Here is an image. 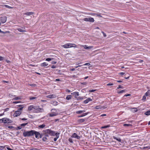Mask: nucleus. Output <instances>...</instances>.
<instances>
[{
    "mask_svg": "<svg viewBox=\"0 0 150 150\" xmlns=\"http://www.w3.org/2000/svg\"><path fill=\"white\" fill-rule=\"evenodd\" d=\"M72 97V96L71 95H68L66 98V99L68 100H69L71 99V98Z\"/></svg>",
    "mask_w": 150,
    "mask_h": 150,
    "instance_id": "obj_26",
    "label": "nucleus"
},
{
    "mask_svg": "<svg viewBox=\"0 0 150 150\" xmlns=\"http://www.w3.org/2000/svg\"><path fill=\"white\" fill-rule=\"evenodd\" d=\"M76 113L78 114H81L82 113V110H79L76 111Z\"/></svg>",
    "mask_w": 150,
    "mask_h": 150,
    "instance_id": "obj_40",
    "label": "nucleus"
},
{
    "mask_svg": "<svg viewBox=\"0 0 150 150\" xmlns=\"http://www.w3.org/2000/svg\"><path fill=\"white\" fill-rule=\"evenodd\" d=\"M96 91V90H94V89H92V90H89V92H94Z\"/></svg>",
    "mask_w": 150,
    "mask_h": 150,
    "instance_id": "obj_47",
    "label": "nucleus"
},
{
    "mask_svg": "<svg viewBox=\"0 0 150 150\" xmlns=\"http://www.w3.org/2000/svg\"><path fill=\"white\" fill-rule=\"evenodd\" d=\"M43 109L42 108H40L38 106H34V111H36V113L41 112L43 111Z\"/></svg>",
    "mask_w": 150,
    "mask_h": 150,
    "instance_id": "obj_4",
    "label": "nucleus"
},
{
    "mask_svg": "<svg viewBox=\"0 0 150 150\" xmlns=\"http://www.w3.org/2000/svg\"><path fill=\"white\" fill-rule=\"evenodd\" d=\"M88 113H89L88 112H86V113H83V114L81 115L78 116V117H83V116H84L87 115Z\"/></svg>",
    "mask_w": 150,
    "mask_h": 150,
    "instance_id": "obj_21",
    "label": "nucleus"
},
{
    "mask_svg": "<svg viewBox=\"0 0 150 150\" xmlns=\"http://www.w3.org/2000/svg\"><path fill=\"white\" fill-rule=\"evenodd\" d=\"M47 97L49 98H55L56 96L54 94H51L47 96Z\"/></svg>",
    "mask_w": 150,
    "mask_h": 150,
    "instance_id": "obj_12",
    "label": "nucleus"
},
{
    "mask_svg": "<svg viewBox=\"0 0 150 150\" xmlns=\"http://www.w3.org/2000/svg\"><path fill=\"white\" fill-rule=\"evenodd\" d=\"M28 123H23V124H21L20 125L22 127H24V126L26 125H27Z\"/></svg>",
    "mask_w": 150,
    "mask_h": 150,
    "instance_id": "obj_37",
    "label": "nucleus"
},
{
    "mask_svg": "<svg viewBox=\"0 0 150 150\" xmlns=\"http://www.w3.org/2000/svg\"><path fill=\"white\" fill-rule=\"evenodd\" d=\"M36 98H37V97H30L29 99L30 100H32L35 99Z\"/></svg>",
    "mask_w": 150,
    "mask_h": 150,
    "instance_id": "obj_38",
    "label": "nucleus"
},
{
    "mask_svg": "<svg viewBox=\"0 0 150 150\" xmlns=\"http://www.w3.org/2000/svg\"><path fill=\"white\" fill-rule=\"evenodd\" d=\"M38 150V149H37V148H32L30 150Z\"/></svg>",
    "mask_w": 150,
    "mask_h": 150,
    "instance_id": "obj_58",
    "label": "nucleus"
},
{
    "mask_svg": "<svg viewBox=\"0 0 150 150\" xmlns=\"http://www.w3.org/2000/svg\"><path fill=\"white\" fill-rule=\"evenodd\" d=\"M133 109H134V112H136L138 111V110L137 108H133Z\"/></svg>",
    "mask_w": 150,
    "mask_h": 150,
    "instance_id": "obj_45",
    "label": "nucleus"
},
{
    "mask_svg": "<svg viewBox=\"0 0 150 150\" xmlns=\"http://www.w3.org/2000/svg\"><path fill=\"white\" fill-rule=\"evenodd\" d=\"M5 147H6V149L8 150H13V149H11L9 147V146H8V145H6V146H5Z\"/></svg>",
    "mask_w": 150,
    "mask_h": 150,
    "instance_id": "obj_39",
    "label": "nucleus"
},
{
    "mask_svg": "<svg viewBox=\"0 0 150 150\" xmlns=\"http://www.w3.org/2000/svg\"><path fill=\"white\" fill-rule=\"evenodd\" d=\"M21 113V111L19 110L16 111L13 114V116L14 117H17L20 115Z\"/></svg>",
    "mask_w": 150,
    "mask_h": 150,
    "instance_id": "obj_8",
    "label": "nucleus"
},
{
    "mask_svg": "<svg viewBox=\"0 0 150 150\" xmlns=\"http://www.w3.org/2000/svg\"><path fill=\"white\" fill-rule=\"evenodd\" d=\"M34 13L32 12H26L24 13V15H26L27 16H30L34 14Z\"/></svg>",
    "mask_w": 150,
    "mask_h": 150,
    "instance_id": "obj_17",
    "label": "nucleus"
},
{
    "mask_svg": "<svg viewBox=\"0 0 150 150\" xmlns=\"http://www.w3.org/2000/svg\"><path fill=\"white\" fill-rule=\"evenodd\" d=\"M42 132L43 133H47L50 135L52 136H54L55 133V131L48 129L43 130Z\"/></svg>",
    "mask_w": 150,
    "mask_h": 150,
    "instance_id": "obj_2",
    "label": "nucleus"
},
{
    "mask_svg": "<svg viewBox=\"0 0 150 150\" xmlns=\"http://www.w3.org/2000/svg\"><path fill=\"white\" fill-rule=\"evenodd\" d=\"M123 126H127V127H132V125L131 124H124Z\"/></svg>",
    "mask_w": 150,
    "mask_h": 150,
    "instance_id": "obj_34",
    "label": "nucleus"
},
{
    "mask_svg": "<svg viewBox=\"0 0 150 150\" xmlns=\"http://www.w3.org/2000/svg\"><path fill=\"white\" fill-rule=\"evenodd\" d=\"M51 59H50V58H47L45 60L47 61H51Z\"/></svg>",
    "mask_w": 150,
    "mask_h": 150,
    "instance_id": "obj_49",
    "label": "nucleus"
},
{
    "mask_svg": "<svg viewBox=\"0 0 150 150\" xmlns=\"http://www.w3.org/2000/svg\"><path fill=\"white\" fill-rule=\"evenodd\" d=\"M4 123H11L12 122V121L9 118L4 117Z\"/></svg>",
    "mask_w": 150,
    "mask_h": 150,
    "instance_id": "obj_5",
    "label": "nucleus"
},
{
    "mask_svg": "<svg viewBox=\"0 0 150 150\" xmlns=\"http://www.w3.org/2000/svg\"><path fill=\"white\" fill-rule=\"evenodd\" d=\"M126 91V90H121L118 92V93H121L124 92H125Z\"/></svg>",
    "mask_w": 150,
    "mask_h": 150,
    "instance_id": "obj_36",
    "label": "nucleus"
},
{
    "mask_svg": "<svg viewBox=\"0 0 150 150\" xmlns=\"http://www.w3.org/2000/svg\"><path fill=\"white\" fill-rule=\"evenodd\" d=\"M48 64L47 63L45 62H44L42 64H41L40 65L41 66H43V67H46L48 65Z\"/></svg>",
    "mask_w": 150,
    "mask_h": 150,
    "instance_id": "obj_25",
    "label": "nucleus"
},
{
    "mask_svg": "<svg viewBox=\"0 0 150 150\" xmlns=\"http://www.w3.org/2000/svg\"><path fill=\"white\" fill-rule=\"evenodd\" d=\"M75 98H76V99L78 100H82L83 99V97H76V96H75Z\"/></svg>",
    "mask_w": 150,
    "mask_h": 150,
    "instance_id": "obj_23",
    "label": "nucleus"
},
{
    "mask_svg": "<svg viewBox=\"0 0 150 150\" xmlns=\"http://www.w3.org/2000/svg\"><path fill=\"white\" fill-rule=\"evenodd\" d=\"M59 132H56L55 133V136H56V137L54 139V142H56L58 138L59 137Z\"/></svg>",
    "mask_w": 150,
    "mask_h": 150,
    "instance_id": "obj_11",
    "label": "nucleus"
},
{
    "mask_svg": "<svg viewBox=\"0 0 150 150\" xmlns=\"http://www.w3.org/2000/svg\"><path fill=\"white\" fill-rule=\"evenodd\" d=\"M4 118H3L1 119H0V123H4Z\"/></svg>",
    "mask_w": 150,
    "mask_h": 150,
    "instance_id": "obj_43",
    "label": "nucleus"
},
{
    "mask_svg": "<svg viewBox=\"0 0 150 150\" xmlns=\"http://www.w3.org/2000/svg\"><path fill=\"white\" fill-rule=\"evenodd\" d=\"M150 95V90H148L146 92L145 94V95L146 96H149Z\"/></svg>",
    "mask_w": 150,
    "mask_h": 150,
    "instance_id": "obj_24",
    "label": "nucleus"
},
{
    "mask_svg": "<svg viewBox=\"0 0 150 150\" xmlns=\"http://www.w3.org/2000/svg\"><path fill=\"white\" fill-rule=\"evenodd\" d=\"M68 46L69 45H68V43H67L62 45V47L65 48H69V46Z\"/></svg>",
    "mask_w": 150,
    "mask_h": 150,
    "instance_id": "obj_29",
    "label": "nucleus"
},
{
    "mask_svg": "<svg viewBox=\"0 0 150 150\" xmlns=\"http://www.w3.org/2000/svg\"><path fill=\"white\" fill-rule=\"evenodd\" d=\"M58 114L57 112H52L50 113H49L48 114V115L50 117H53L54 116H57L58 115Z\"/></svg>",
    "mask_w": 150,
    "mask_h": 150,
    "instance_id": "obj_9",
    "label": "nucleus"
},
{
    "mask_svg": "<svg viewBox=\"0 0 150 150\" xmlns=\"http://www.w3.org/2000/svg\"><path fill=\"white\" fill-rule=\"evenodd\" d=\"M34 106H33V105H30L28 107V110L29 111H31L32 110L33 111H34Z\"/></svg>",
    "mask_w": 150,
    "mask_h": 150,
    "instance_id": "obj_16",
    "label": "nucleus"
},
{
    "mask_svg": "<svg viewBox=\"0 0 150 150\" xmlns=\"http://www.w3.org/2000/svg\"><path fill=\"white\" fill-rule=\"evenodd\" d=\"M8 128L11 129H13L14 127H13L12 126H8Z\"/></svg>",
    "mask_w": 150,
    "mask_h": 150,
    "instance_id": "obj_62",
    "label": "nucleus"
},
{
    "mask_svg": "<svg viewBox=\"0 0 150 150\" xmlns=\"http://www.w3.org/2000/svg\"><path fill=\"white\" fill-rule=\"evenodd\" d=\"M57 63V62L56 61H52V63H51L52 64H56Z\"/></svg>",
    "mask_w": 150,
    "mask_h": 150,
    "instance_id": "obj_52",
    "label": "nucleus"
},
{
    "mask_svg": "<svg viewBox=\"0 0 150 150\" xmlns=\"http://www.w3.org/2000/svg\"><path fill=\"white\" fill-rule=\"evenodd\" d=\"M146 96L145 95H144L143 96V98H142V100L144 101H145V100L146 99Z\"/></svg>",
    "mask_w": 150,
    "mask_h": 150,
    "instance_id": "obj_41",
    "label": "nucleus"
},
{
    "mask_svg": "<svg viewBox=\"0 0 150 150\" xmlns=\"http://www.w3.org/2000/svg\"><path fill=\"white\" fill-rule=\"evenodd\" d=\"M33 130H31L30 131H24L23 133V135L24 137H28L33 136Z\"/></svg>",
    "mask_w": 150,
    "mask_h": 150,
    "instance_id": "obj_1",
    "label": "nucleus"
},
{
    "mask_svg": "<svg viewBox=\"0 0 150 150\" xmlns=\"http://www.w3.org/2000/svg\"><path fill=\"white\" fill-rule=\"evenodd\" d=\"M42 138V140L44 142H46L48 140L47 138L44 136H43Z\"/></svg>",
    "mask_w": 150,
    "mask_h": 150,
    "instance_id": "obj_27",
    "label": "nucleus"
},
{
    "mask_svg": "<svg viewBox=\"0 0 150 150\" xmlns=\"http://www.w3.org/2000/svg\"><path fill=\"white\" fill-rule=\"evenodd\" d=\"M83 65L89 66L90 65V64L89 63H86L85 64H83Z\"/></svg>",
    "mask_w": 150,
    "mask_h": 150,
    "instance_id": "obj_55",
    "label": "nucleus"
},
{
    "mask_svg": "<svg viewBox=\"0 0 150 150\" xmlns=\"http://www.w3.org/2000/svg\"><path fill=\"white\" fill-rule=\"evenodd\" d=\"M113 138L114 139H116L119 142H120L121 141V139L120 138H117L114 136H113Z\"/></svg>",
    "mask_w": 150,
    "mask_h": 150,
    "instance_id": "obj_30",
    "label": "nucleus"
},
{
    "mask_svg": "<svg viewBox=\"0 0 150 150\" xmlns=\"http://www.w3.org/2000/svg\"><path fill=\"white\" fill-rule=\"evenodd\" d=\"M20 98L18 97H15V98H14L13 100H17L20 99Z\"/></svg>",
    "mask_w": 150,
    "mask_h": 150,
    "instance_id": "obj_50",
    "label": "nucleus"
},
{
    "mask_svg": "<svg viewBox=\"0 0 150 150\" xmlns=\"http://www.w3.org/2000/svg\"><path fill=\"white\" fill-rule=\"evenodd\" d=\"M71 94L74 95L76 96H79V93L78 92H74L71 93Z\"/></svg>",
    "mask_w": 150,
    "mask_h": 150,
    "instance_id": "obj_22",
    "label": "nucleus"
},
{
    "mask_svg": "<svg viewBox=\"0 0 150 150\" xmlns=\"http://www.w3.org/2000/svg\"><path fill=\"white\" fill-rule=\"evenodd\" d=\"M85 121V120L83 119H80L78 120H77V122L79 123H81L84 122Z\"/></svg>",
    "mask_w": 150,
    "mask_h": 150,
    "instance_id": "obj_20",
    "label": "nucleus"
},
{
    "mask_svg": "<svg viewBox=\"0 0 150 150\" xmlns=\"http://www.w3.org/2000/svg\"><path fill=\"white\" fill-rule=\"evenodd\" d=\"M9 110V108H6L4 110V112H6L8 111Z\"/></svg>",
    "mask_w": 150,
    "mask_h": 150,
    "instance_id": "obj_60",
    "label": "nucleus"
},
{
    "mask_svg": "<svg viewBox=\"0 0 150 150\" xmlns=\"http://www.w3.org/2000/svg\"><path fill=\"white\" fill-rule=\"evenodd\" d=\"M110 125H108L106 126H103L101 127V128H105L108 127H110Z\"/></svg>",
    "mask_w": 150,
    "mask_h": 150,
    "instance_id": "obj_35",
    "label": "nucleus"
},
{
    "mask_svg": "<svg viewBox=\"0 0 150 150\" xmlns=\"http://www.w3.org/2000/svg\"><path fill=\"white\" fill-rule=\"evenodd\" d=\"M92 15H96L97 16H99V17H102V16L99 13H92Z\"/></svg>",
    "mask_w": 150,
    "mask_h": 150,
    "instance_id": "obj_32",
    "label": "nucleus"
},
{
    "mask_svg": "<svg viewBox=\"0 0 150 150\" xmlns=\"http://www.w3.org/2000/svg\"><path fill=\"white\" fill-rule=\"evenodd\" d=\"M71 137L76 138L77 139H79L81 138L80 136L77 135V134L76 133H74L71 136Z\"/></svg>",
    "mask_w": 150,
    "mask_h": 150,
    "instance_id": "obj_10",
    "label": "nucleus"
},
{
    "mask_svg": "<svg viewBox=\"0 0 150 150\" xmlns=\"http://www.w3.org/2000/svg\"><path fill=\"white\" fill-rule=\"evenodd\" d=\"M6 32H4V31H2L1 30V29H0V33H3V34H4L6 33Z\"/></svg>",
    "mask_w": 150,
    "mask_h": 150,
    "instance_id": "obj_57",
    "label": "nucleus"
},
{
    "mask_svg": "<svg viewBox=\"0 0 150 150\" xmlns=\"http://www.w3.org/2000/svg\"><path fill=\"white\" fill-rule=\"evenodd\" d=\"M82 46L85 49H89L93 48V47L92 46L88 47L86 45H82Z\"/></svg>",
    "mask_w": 150,
    "mask_h": 150,
    "instance_id": "obj_18",
    "label": "nucleus"
},
{
    "mask_svg": "<svg viewBox=\"0 0 150 150\" xmlns=\"http://www.w3.org/2000/svg\"><path fill=\"white\" fill-rule=\"evenodd\" d=\"M17 30L20 32H25V28H17Z\"/></svg>",
    "mask_w": 150,
    "mask_h": 150,
    "instance_id": "obj_14",
    "label": "nucleus"
},
{
    "mask_svg": "<svg viewBox=\"0 0 150 150\" xmlns=\"http://www.w3.org/2000/svg\"><path fill=\"white\" fill-rule=\"evenodd\" d=\"M44 134H40L39 132L35 131L33 130V135L35 134V137L37 139H39V138H42L44 135Z\"/></svg>",
    "mask_w": 150,
    "mask_h": 150,
    "instance_id": "obj_3",
    "label": "nucleus"
},
{
    "mask_svg": "<svg viewBox=\"0 0 150 150\" xmlns=\"http://www.w3.org/2000/svg\"><path fill=\"white\" fill-rule=\"evenodd\" d=\"M51 68L52 69H54L56 68V66L55 65H52L51 67Z\"/></svg>",
    "mask_w": 150,
    "mask_h": 150,
    "instance_id": "obj_63",
    "label": "nucleus"
},
{
    "mask_svg": "<svg viewBox=\"0 0 150 150\" xmlns=\"http://www.w3.org/2000/svg\"><path fill=\"white\" fill-rule=\"evenodd\" d=\"M5 6L7 8H12V7H11V6H9L8 5H5Z\"/></svg>",
    "mask_w": 150,
    "mask_h": 150,
    "instance_id": "obj_46",
    "label": "nucleus"
},
{
    "mask_svg": "<svg viewBox=\"0 0 150 150\" xmlns=\"http://www.w3.org/2000/svg\"><path fill=\"white\" fill-rule=\"evenodd\" d=\"M68 45H69L68 46H69V47H76V45L74 44H72L71 43H68Z\"/></svg>",
    "mask_w": 150,
    "mask_h": 150,
    "instance_id": "obj_15",
    "label": "nucleus"
},
{
    "mask_svg": "<svg viewBox=\"0 0 150 150\" xmlns=\"http://www.w3.org/2000/svg\"><path fill=\"white\" fill-rule=\"evenodd\" d=\"M83 20L86 21H89L90 22H93L94 21V20L93 18H84L83 19Z\"/></svg>",
    "mask_w": 150,
    "mask_h": 150,
    "instance_id": "obj_6",
    "label": "nucleus"
},
{
    "mask_svg": "<svg viewBox=\"0 0 150 150\" xmlns=\"http://www.w3.org/2000/svg\"><path fill=\"white\" fill-rule=\"evenodd\" d=\"M4 58L1 56H0V61H2L4 59Z\"/></svg>",
    "mask_w": 150,
    "mask_h": 150,
    "instance_id": "obj_54",
    "label": "nucleus"
},
{
    "mask_svg": "<svg viewBox=\"0 0 150 150\" xmlns=\"http://www.w3.org/2000/svg\"><path fill=\"white\" fill-rule=\"evenodd\" d=\"M19 103H21V101H14L13 102V103L14 104H16Z\"/></svg>",
    "mask_w": 150,
    "mask_h": 150,
    "instance_id": "obj_56",
    "label": "nucleus"
},
{
    "mask_svg": "<svg viewBox=\"0 0 150 150\" xmlns=\"http://www.w3.org/2000/svg\"><path fill=\"white\" fill-rule=\"evenodd\" d=\"M92 100L90 98H88L86 100L83 101V103L85 104H87L88 103L89 101H91Z\"/></svg>",
    "mask_w": 150,
    "mask_h": 150,
    "instance_id": "obj_13",
    "label": "nucleus"
},
{
    "mask_svg": "<svg viewBox=\"0 0 150 150\" xmlns=\"http://www.w3.org/2000/svg\"><path fill=\"white\" fill-rule=\"evenodd\" d=\"M46 126L45 124H43L42 125H40L38 126V127L40 128H42L45 127Z\"/></svg>",
    "mask_w": 150,
    "mask_h": 150,
    "instance_id": "obj_28",
    "label": "nucleus"
},
{
    "mask_svg": "<svg viewBox=\"0 0 150 150\" xmlns=\"http://www.w3.org/2000/svg\"><path fill=\"white\" fill-rule=\"evenodd\" d=\"M113 85V84L112 83H108L107 84V85L108 86H112V85Z\"/></svg>",
    "mask_w": 150,
    "mask_h": 150,
    "instance_id": "obj_61",
    "label": "nucleus"
},
{
    "mask_svg": "<svg viewBox=\"0 0 150 150\" xmlns=\"http://www.w3.org/2000/svg\"><path fill=\"white\" fill-rule=\"evenodd\" d=\"M87 84V83L86 82H82L81 83V84H83V85H86Z\"/></svg>",
    "mask_w": 150,
    "mask_h": 150,
    "instance_id": "obj_59",
    "label": "nucleus"
},
{
    "mask_svg": "<svg viewBox=\"0 0 150 150\" xmlns=\"http://www.w3.org/2000/svg\"><path fill=\"white\" fill-rule=\"evenodd\" d=\"M144 114L147 116L150 115V110H148L145 112Z\"/></svg>",
    "mask_w": 150,
    "mask_h": 150,
    "instance_id": "obj_31",
    "label": "nucleus"
},
{
    "mask_svg": "<svg viewBox=\"0 0 150 150\" xmlns=\"http://www.w3.org/2000/svg\"><path fill=\"white\" fill-rule=\"evenodd\" d=\"M23 107H22L21 108H19L18 109V110L20 111V110H21L23 109Z\"/></svg>",
    "mask_w": 150,
    "mask_h": 150,
    "instance_id": "obj_51",
    "label": "nucleus"
},
{
    "mask_svg": "<svg viewBox=\"0 0 150 150\" xmlns=\"http://www.w3.org/2000/svg\"><path fill=\"white\" fill-rule=\"evenodd\" d=\"M7 20V17L6 16L1 17L0 18V21L2 23H5Z\"/></svg>",
    "mask_w": 150,
    "mask_h": 150,
    "instance_id": "obj_7",
    "label": "nucleus"
},
{
    "mask_svg": "<svg viewBox=\"0 0 150 150\" xmlns=\"http://www.w3.org/2000/svg\"><path fill=\"white\" fill-rule=\"evenodd\" d=\"M125 74V72H120L119 73V74L120 75H122Z\"/></svg>",
    "mask_w": 150,
    "mask_h": 150,
    "instance_id": "obj_53",
    "label": "nucleus"
},
{
    "mask_svg": "<svg viewBox=\"0 0 150 150\" xmlns=\"http://www.w3.org/2000/svg\"><path fill=\"white\" fill-rule=\"evenodd\" d=\"M4 148V147L3 146H0V149L1 150L3 149Z\"/></svg>",
    "mask_w": 150,
    "mask_h": 150,
    "instance_id": "obj_64",
    "label": "nucleus"
},
{
    "mask_svg": "<svg viewBox=\"0 0 150 150\" xmlns=\"http://www.w3.org/2000/svg\"><path fill=\"white\" fill-rule=\"evenodd\" d=\"M102 108V107L100 105L96 106L95 107V109H101Z\"/></svg>",
    "mask_w": 150,
    "mask_h": 150,
    "instance_id": "obj_33",
    "label": "nucleus"
},
{
    "mask_svg": "<svg viewBox=\"0 0 150 150\" xmlns=\"http://www.w3.org/2000/svg\"><path fill=\"white\" fill-rule=\"evenodd\" d=\"M42 134H44V135H43V136H44L45 137H48V134H47V133H43Z\"/></svg>",
    "mask_w": 150,
    "mask_h": 150,
    "instance_id": "obj_42",
    "label": "nucleus"
},
{
    "mask_svg": "<svg viewBox=\"0 0 150 150\" xmlns=\"http://www.w3.org/2000/svg\"><path fill=\"white\" fill-rule=\"evenodd\" d=\"M22 127L21 126H18V127H17V129H16L18 130V129H21V128H22Z\"/></svg>",
    "mask_w": 150,
    "mask_h": 150,
    "instance_id": "obj_48",
    "label": "nucleus"
},
{
    "mask_svg": "<svg viewBox=\"0 0 150 150\" xmlns=\"http://www.w3.org/2000/svg\"><path fill=\"white\" fill-rule=\"evenodd\" d=\"M58 102L57 101H52L51 102V104L54 106H56L58 105Z\"/></svg>",
    "mask_w": 150,
    "mask_h": 150,
    "instance_id": "obj_19",
    "label": "nucleus"
},
{
    "mask_svg": "<svg viewBox=\"0 0 150 150\" xmlns=\"http://www.w3.org/2000/svg\"><path fill=\"white\" fill-rule=\"evenodd\" d=\"M68 140L69 142H70V143H73V142L72 139L71 138H69Z\"/></svg>",
    "mask_w": 150,
    "mask_h": 150,
    "instance_id": "obj_44",
    "label": "nucleus"
}]
</instances>
